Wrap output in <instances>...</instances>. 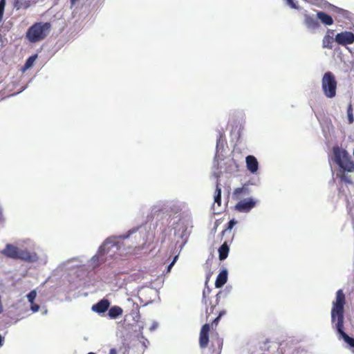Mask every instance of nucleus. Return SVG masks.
Returning a JSON list of instances; mask_svg holds the SVG:
<instances>
[{"label":"nucleus","mask_w":354,"mask_h":354,"mask_svg":"<svg viewBox=\"0 0 354 354\" xmlns=\"http://www.w3.org/2000/svg\"><path fill=\"white\" fill-rule=\"evenodd\" d=\"M333 160L342 170L348 172L354 171V162L345 149L334 147Z\"/></svg>","instance_id":"423d86ee"},{"label":"nucleus","mask_w":354,"mask_h":354,"mask_svg":"<svg viewBox=\"0 0 354 354\" xmlns=\"http://www.w3.org/2000/svg\"><path fill=\"white\" fill-rule=\"evenodd\" d=\"M158 327V323L157 322H153L151 327L149 328V330L153 332L156 330Z\"/></svg>","instance_id":"2f4dec72"},{"label":"nucleus","mask_w":354,"mask_h":354,"mask_svg":"<svg viewBox=\"0 0 354 354\" xmlns=\"http://www.w3.org/2000/svg\"><path fill=\"white\" fill-rule=\"evenodd\" d=\"M4 342V338L0 334V348L3 346Z\"/></svg>","instance_id":"c9c22d12"},{"label":"nucleus","mask_w":354,"mask_h":354,"mask_svg":"<svg viewBox=\"0 0 354 354\" xmlns=\"http://www.w3.org/2000/svg\"><path fill=\"white\" fill-rule=\"evenodd\" d=\"M342 179H343L344 180H345L346 182L348 183H351V180H348V178H346V177H345V176H343V177H342Z\"/></svg>","instance_id":"79ce46f5"},{"label":"nucleus","mask_w":354,"mask_h":354,"mask_svg":"<svg viewBox=\"0 0 354 354\" xmlns=\"http://www.w3.org/2000/svg\"><path fill=\"white\" fill-rule=\"evenodd\" d=\"M335 41L343 46L351 44L354 42V34L349 31L342 32L336 35Z\"/></svg>","instance_id":"9b49d317"},{"label":"nucleus","mask_w":354,"mask_h":354,"mask_svg":"<svg viewBox=\"0 0 354 354\" xmlns=\"http://www.w3.org/2000/svg\"><path fill=\"white\" fill-rule=\"evenodd\" d=\"M227 281V270H221L217 276L215 281V286L218 288H221Z\"/></svg>","instance_id":"2eb2a0df"},{"label":"nucleus","mask_w":354,"mask_h":354,"mask_svg":"<svg viewBox=\"0 0 354 354\" xmlns=\"http://www.w3.org/2000/svg\"><path fill=\"white\" fill-rule=\"evenodd\" d=\"M23 243L30 248H33L35 246V243L30 239L24 240Z\"/></svg>","instance_id":"7c9ffc66"},{"label":"nucleus","mask_w":354,"mask_h":354,"mask_svg":"<svg viewBox=\"0 0 354 354\" xmlns=\"http://www.w3.org/2000/svg\"><path fill=\"white\" fill-rule=\"evenodd\" d=\"M80 0H71V2L72 4H75L77 1H79Z\"/></svg>","instance_id":"c03bdc74"},{"label":"nucleus","mask_w":354,"mask_h":354,"mask_svg":"<svg viewBox=\"0 0 354 354\" xmlns=\"http://www.w3.org/2000/svg\"><path fill=\"white\" fill-rule=\"evenodd\" d=\"M338 10H339V12L342 14L344 16H347L348 14V12L346 10H344L340 9V8H339Z\"/></svg>","instance_id":"f704fd0d"},{"label":"nucleus","mask_w":354,"mask_h":354,"mask_svg":"<svg viewBox=\"0 0 354 354\" xmlns=\"http://www.w3.org/2000/svg\"><path fill=\"white\" fill-rule=\"evenodd\" d=\"M345 304V295L343 290L339 289L336 292L335 299L332 302L331 323L339 337L350 347L354 348V338L348 336L344 330Z\"/></svg>","instance_id":"f03ea898"},{"label":"nucleus","mask_w":354,"mask_h":354,"mask_svg":"<svg viewBox=\"0 0 354 354\" xmlns=\"http://www.w3.org/2000/svg\"><path fill=\"white\" fill-rule=\"evenodd\" d=\"M245 165L248 171L252 174H257L259 169V163L253 155H248L245 157Z\"/></svg>","instance_id":"f8f14e48"},{"label":"nucleus","mask_w":354,"mask_h":354,"mask_svg":"<svg viewBox=\"0 0 354 354\" xmlns=\"http://www.w3.org/2000/svg\"><path fill=\"white\" fill-rule=\"evenodd\" d=\"M333 42V38L330 36H325L323 39V46L324 47L331 48L332 43Z\"/></svg>","instance_id":"4be33fe9"},{"label":"nucleus","mask_w":354,"mask_h":354,"mask_svg":"<svg viewBox=\"0 0 354 354\" xmlns=\"http://www.w3.org/2000/svg\"><path fill=\"white\" fill-rule=\"evenodd\" d=\"M29 68H21L20 70V73L22 75Z\"/></svg>","instance_id":"58836bf2"},{"label":"nucleus","mask_w":354,"mask_h":354,"mask_svg":"<svg viewBox=\"0 0 354 354\" xmlns=\"http://www.w3.org/2000/svg\"><path fill=\"white\" fill-rule=\"evenodd\" d=\"M139 317H140V316H139V315H138V313H137V315H136V317H133V319H135V320H136V318H139Z\"/></svg>","instance_id":"a18cd8bd"},{"label":"nucleus","mask_w":354,"mask_h":354,"mask_svg":"<svg viewBox=\"0 0 354 354\" xmlns=\"http://www.w3.org/2000/svg\"><path fill=\"white\" fill-rule=\"evenodd\" d=\"M189 221L188 219H180L174 227V235L176 238L181 239L183 242L180 245V249L187 243L190 231L189 230Z\"/></svg>","instance_id":"6e6552de"},{"label":"nucleus","mask_w":354,"mask_h":354,"mask_svg":"<svg viewBox=\"0 0 354 354\" xmlns=\"http://www.w3.org/2000/svg\"><path fill=\"white\" fill-rule=\"evenodd\" d=\"M30 6V1L28 0H15L14 7L17 10L27 9Z\"/></svg>","instance_id":"6ab92c4d"},{"label":"nucleus","mask_w":354,"mask_h":354,"mask_svg":"<svg viewBox=\"0 0 354 354\" xmlns=\"http://www.w3.org/2000/svg\"><path fill=\"white\" fill-rule=\"evenodd\" d=\"M224 146L223 135L221 132L218 133V137L216 140V152H219L221 149H223Z\"/></svg>","instance_id":"412c9836"},{"label":"nucleus","mask_w":354,"mask_h":354,"mask_svg":"<svg viewBox=\"0 0 354 354\" xmlns=\"http://www.w3.org/2000/svg\"><path fill=\"white\" fill-rule=\"evenodd\" d=\"M306 24L309 28H316L318 27L317 21L311 17H306Z\"/></svg>","instance_id":"aec40b11"},{"label":"nucleus","mask_w":354,"mask_h":354,"mask_svg":"<svg viewBox=\"0 0 354 354\" xmlns=\"http://www.w3.org/2000/svg\"><path fill=\"white\" fill-rule=\"evenodd\" d=\"M230 251L229 245L226 242H224L218 248V257L221 261L225 260Z\"/></svg>","instance_id":"f3484780"},{"label":"nucleus","mask_w":354,"mask_h":354,"mask_svg":"<svg viewBox=\"0 0 354 354\" xmlns=\"http://www.w3.org/2000/svg\"><path fill=\"white\" fill-rule=\"evenodd\" d=\"M286 3L292 8H297V6H296L295 3L294 2V0H286Z\"/></svg>","instance_id":"473e14b6"},{"label":"nucleus","mask_w":354,"mask_h":354,"mask_svg":"<svg viewBox=\"0 0 354 354\" xmlns=\"http://www.w3.org/2000/svg\"><path fill=\"white\" fill-rule=\"evenodd\" d=\"M227 164H228L230 167H232L234 165H235V163L234 162V161L232 160H230Z\"/></svg>","instance_id":"4c0bfd02"},{"label":"nucleus","mask_w":354,"mask_h":354,"mask_svg":"<svg viewBox=\"0 0 354 354\" xmlns=\"http://www.w3.org/2000/svg\"><path fill=\"white\" fill-rule=\"evenodd\" d=\"M1 77V71H0V78Z\"/></svg>","instance_id":"09e8293b"},{"label":"nucleus","mask_w":354,"mask_h":354,"mask_svg":"<svg viewBox=\"0 0 354 354\" xmlns=\"http://www.w3.org/2000/svg\"><path fill=\"white\" fill-rule=\"evenodd\" d=\"M1 253L9 259H19L27 263H35L39 261V257L36 252L20 248L11 243H7Z\"/></svg>","instance_id":"7ed1b4c3"},{"label":"nucleus","mask_w":354,"mask_h":354,"mask_svg":"<svg viewBox=\"0 0 354 354\" xmlns=\"http://www.w3.org/2000/svg\"><path fill=\"white\" fill-rule=\"evenodd\" d=\"M88 354H95V353L91 352V353H88Z\"/></svg>","instance_id":"de8ad7c7"},{"label":"nucleus","mask_w":354,"mask_h":354,"mask_svg":"<svg viewBox=\"0 0 354 354\" xmlns=\"http://www.w3.org/2000/svg\"><path fill=\"white\" fill-rule=\"evenodd\" d=\"M222 315H223V313H221L220 315L215 319L214 321L216 322V321L218 320Z\"/></svg>","instance_id":"37998d69"},{"label":"nucleus","mask_w":354,"mask_h":354,"mask_svg":"<svg viewBox=\"0 0 354 354\" xmlns=\"http://www.w3.org/2000/svg\"><path fill=\"white\" fill-rule=\"evenodd\" d=\"M50 30V23L36 22L28 29L26 38L31 43H36L46 39Z\"/></svg>","instance_id":"39448f33"},{"label":"nucleus","mask_w":354,"mask_h":354,"mask_svg":"<svg viewBox=\"0 0 354 354\" xmlns=\"http://www.w3.org/2000/svg\"><path fill=\"white\" fill-rule=\"evenodd\" d=\"M231 290V287H226L223 291H220L217 295V299H220L221 297H226Z\"/></svg>","instance_id":"393cba45"},{"label":"nucleus","mask_w":354,"mask_h":354,"mask_svg":"<svg viewBox=\"0 0 354 354\" xmlns=\"http://www.w3.org/2000/svg\"><path fill=\"white\" fill-rule=\"evenodd\" d=\"M317 18L325 25L330 26L333 24V19L329 15L324 12H318Z\"/></svg>","instance_id":"dca6fc26"},{"label":"nucleus","mask_w":354,"mask_h":354,"mask_svg":"<svg viewBox=\"0 0 354 354\" xmlns=\"http://www.w3.org/2000/svg\"><path fill=\"white\" fill-rule=\"evenodd\" d=\"M37 57V55L30 56L26 62L24 66H32Z\"/></svg>","instance_id":"a878e982"},{"label":"nucleus","mask_w":354,"mask_h":354,"mask_svg":"<svg viewBox=\"0 0 354 354\" xmlns=\"http://www.w3.org/2000/svg\"><path fill=\"white\" fill-rule=\"evenodd\" d=\"M123 310L118 306H113L111 307L108 312V315L111 319H117L119 316L122 315Z\"/></svg>","instance_id":"a211bd4d"},{"label":"nucleus","mask_w":354,"mask_h":354,"mask_svg":"<svg viewBox=\"0 0 354 354\" xmlns=\"http://www.w3.org/2000/svg\"><path fill=\"white\" fill-rule=\"evenodd\" d=\"M110 306V302L106 299H102L100 300L95 304H93L91 307V310L93 312H95L98 314H102L105 313Z\"/></svg>","instance_id":"4468645a"},{"label":"nucleus","mask_w":354,"mask_h":354,"mask_svg":"<svg viewBox=\"0 0 354 354\" xmlns=\"http://www.w3.org/2000/svg\"><path fill=\"white\" fill-rule=\"evenodd\" d=\"M47 260H48V257H47V256H46V255H44V257H43V259H42L43 263H44V264H46V263H47Z\"/></svg>","instance_id":"a19ab883"},{"label":"nucleus","mask_w":354,"mask_h":354,"mask_svg":"<svg viewBox=\"0 0 354 354\" xmlns=\"http://www.w3.org/2000/svg\"><path fill=\"white\" fill-rule=\"evenodd\" d=\"M245 189V188L244 186L242 187L236 188L234 190V194H239L242 193L243 192H244Z\"/></svg>","instance_id":"72a5a7b5"},{"label":"nucleus","mask_w":354,"mask_h":354,"mask_svg":"<svg viewBox=\"0 0 354 354\" xmlns=\"http://www.w3.org/2000/svg\"><path fill=\"white\" fill-rule=\"evenodd\" d=\"M151 237L152 234L145 226L133 228L124 235L109 236L120 254L131 252L136 248H142Z\"/></svg>","instance_id":"f257e3e1"},{"label":"nucleus","mask_w":354,"mask_h":354,"mask_svg":"<svg viewBox=\"0 0 354 354\" xmlns=\"http://www.w3.org/2000/svg\"><path fill=\"white\" fill-rule=\"evenodd\" d=\"M210 326L208 324H204L200 332L199 344L201 348L207 347L209 342V332Z\"/></svg>","instance_id":"ddd939ff"},{"label":"nucleus","mask_w":354,"mask_h":354,"mask_svg":"<svg viewBox=\"0 0 354 354\" xmlns=\"http://www.w3.org/2000/svg\"><path fill=\"white\" fill-rule=\"evenodd\" d=\"M30 308L32 310V313H37L40 309V306L39 304H35V302L32 304H30Z\"/></svg>","instance_id":"c756f323"},{"label":"nucleus","mask_w":354,"mask_h":354,"mask_svg":"<svg viewBox=\"0 0 354 354\" xmlns=\"http://www.w3.org/2000/svg\"><path fill=\"white\" fill-rule=\"evenodd\" d=\"M178 259V254H176L174 258H173V260L171 261V262L168 265L167 268V272L169 273L171 272V268H173V266L175 265V263H176L177 260Z\"/></svg>","instance_id":"bb28decb"},{"label":"nucleus","mask_w":354,"mask_h":354,"mask_svg":"<svg viewBox=\"0 0 354 354\" xmlns=\"http://www.w3.org/2000/svg\"><path fill=\"white\" fill-rule=\"evenodd\" d=\"M216 156L214 158V165L212 167V176L216 178V193L214 195V203H217L218 205L221 204V188L220 187V183L218 178H220L221 173L218 171V163L216 160Z\"/></svg>","instance_id":"9d476101"},{"label":"nucleus","mask_w":354,"mask_h":354,"mask_svg":"<svg viewBox=\"0 0 354 354\" xmlns=\"http://www.w3.org/2000/svg\"><path fill=\"white\" fill-rule=\"evenodd\" d=\"M347 114H348V120L349 124L353 123L354 118H353V108H352L351 104H349V106L348 107Z\"/></svg>","instance_id":"b1692460"},{"label":"nucleus","mask_w":354,"mask_h":354,"mask_svg":"<svg viewBox=\"0 0 354 354\" xmlns=\"http://www.w3.org/2000/svg\"><path fill=\"white\" fill-rule=\"evenodd\" d=\"M109 354H117V351L115 348H111L109 351Z\"/></svg>","instance_id":"ea45409f"},{"label":"nucleus","mask_w":354,"mask_h":354,"mask_svg":"<svg viewBox=\"0 0 354 354\" xmlns=\"http://www.w3.org/2000/svg\"><path fill=\"white\" fill-rule=\"evenodd\" d=\"M324 95L328 98H333L336 95L337 82L331 72L326 73L322 81Z\"/></svg>","instance_id":"0eeeda50"},{"label":"nucleus","mask_w":354,"mask_h":354,"mask_svg":"<svg viewBox=\"0 0 354 354\" xmlns=\"http://www.w3.org/2000/svg\"><path fill=\"white\" fill-rule=\"evenodd\" d=\"M37 292L35 290H31L29 293L27 294L26 297L30 304H32L35 302V300L37 297Z\"/></svg>","instance_id":"5701e85b"},{"label":"nucleus","mask_w":354,"mask_h":354,"mask_svg":"<svg viewBox=\"0 0 354 354\" xmlns=\"http://www.w3.org/2000/svg\"><path fill=\"white\" fill-rule=\"evenodd\" d=\"M5 6H6L5 0H1L0 1V22L1 21L2 18H3Z\"/></svg>","instance_id":"cd10ccee"},{"label":"nucleus","mask_w":354,"mask_h":354,"mask_svg":"<svg viewBox=\"0 0 354 354\" xmlns=\"http://www.w3.org/2000/svg\"><path fill=\"white\" fill-rule=\"evenodd\" d=\"M48 314V310L46 308H42L41 310V315H46Z\"/></svg>","instance_id":"e433bc0d"},{"label":"nucleus","mask_w":354,"mask_h":354,"mask_svg":"<svg viewBox=\"0 0 354 354\" xmlns=\"http://www.w3.org/2000/svg\"><path fill=\"white\" fill-rule=\"evenodd\" d=\"M143 345H144V346H145V348L147 347V346H146V343H145V342H143Z\"/></svg>","instance_id":"49530a36"},{"label":"nucleus","mask_w":354,"mask_h":354,"mask_svg":"<svg viewBox=\"0 0 354 354\" xmlns=\"http://www.w3.org/2000/svg\"><path fill=\"white\" fill-rule=\"evenodd\" d=\"M236 223H237V221L234 218L231 219L227 223V227L226 228V230H231Z\"/></svg>","instance_id":"c85d7f7f"},{"label":"nucleus","mask_w":354,"mask_h":354,"mask_svg":"<svg viewBox=\"0 0 354 354\" xmlns=\"http://www.w3.org/2000/svg\"><path fill=\"white\" fill-rule=\"evenodd\" d=\"M259 203V201L254 197H248L240 200L234 206L235 210L241 213H249Z\"/></svg>","instance_id":"1a4fd4ad"},{"label":"nucleus","mask_w":354,"mask_h":354,"mask_svg":"<svg viewBox=\"0 0 354 354\" xmlns=\"http://www.w3.org/2000/svg\"><path fill=\"white\" fill-rule=\"evenodd\" d=\"M117 252L114 243L108 237L99 247L97 253L90 259L88 266L95 269L106 261L108 257H115Z\"/></svg>","instance_id":"20e7f679"}]
</instances>
